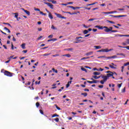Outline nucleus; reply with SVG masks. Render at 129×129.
<instances>
[{
  "label": "nucleus",
  "instance_id": "1",
  "mask_svg": "<svg viewBox=\"0 0 129 129\" xmlns=\"http://www.w3.org/2000/svg\"><path fill=\"white\" fill-rule=\"evenodd\" d=\"M83 39V37L80 36V37H77L76 38V41L75 43H81L82 42H84V41L81 40V39Z\"/></svg>",
  "mask_w": 129,
  "mask_h": 129
},
{
  "label": "nucleus",
  "instance_id": "2",
  "mask_svg": "<svg viewBox=\"0 0 129 129\" xmlns=\"http://www.w3.org/2000/svg\"><path fill=\"white\" fill-rule=\"evenodd\" d=\"M4 73L5 75L8 76L9 77H12L13 76V73L8 71H5Z\"/></svg>",
  "mask_w": 129,
  "mask_h": 129
},
{
  "label": "nucleus",
  "instance_id": "3",
  "mask_svg": "<svg viewBox=\"0 0 129 129\" xmlns=\"http://www.w3.org/2000/svg\"><path fill=\"white\" fill-rule=\"evenodd\" d=\"M109 67L111 69H117V66L113 62H111L110 64H109Z\"/></svg>",
  "mask_w": 129,
  "mask_h": 129
},
{
  "label": "nucleus",
  "instance_id": "4",
  "mask_svg": "<svg viewBox=\"0 0 129 129\" xmlns=\"http://www.w3.org/2000/svg\"><path fill=\"white\" fill-rule=\"evenodd\" d=\"M44 4H45V5H47V6H48V7H49V8L51 9V10H53V9H54V5H53L52 4L47 2H44Z\"/></svg>",
  "mask_w": 129,
  "mask_h": 129
},
{
  "label": "nucleus",
  "instance_id": "5",
  "mask_svg": "<svg viewBox=\"0 0 129 129\" xmlns=\"http://www.w3.org/2000/svg\"><path fill=\"white\" fill-rule=\"evenodd\" d=\"M44 4H45V5H47V6H48V7H49V8L51 9V10H53V9H54V5H53L52 4L47 2H44Z\"/></svg>",
  "mask_w": 129,
  "mask_h": 129
},
{
  "label": "nucleus",
  "instance_id": "6",
  "mask_svg": "<svg viewBox=\"0 0 129 129\" xmlns=\"http://www.w3.org/2000/svg\"><path fill=\"white\" fill-rule=\"evenodd\" d=\"M109 17H112L113 18H123V17H126V15H110Z\"/></svg>",
  "mask_w": 129,
  "mask_h": 129
},
{
  "label": "nucleus",
  "instance_id": "7",
  "mask_svg": "<svg viewBox=\"0 0 129 129\" xmlns=\"http://www.w3.org/2000/svg\"><path fill=\"white\" fill-rule=\"evenodd\" d=\"M68 8H70V9H73V10H77V9H82L83 7H74L73 6H68Z\"/></svg>",
  "mask_w": 129,
  "mask_h": 129
},
{
  "label": "nucleus",
  "instance_id": "8",
  "mask_svg": "<svg viewBox=\"0 0 129 129\" xmlns=\"http://www.w3.org/2000/svg\"><path fill=\"white\" fill-rule=\"evenodd\" d=\"M101 77L103 79V81L104 82H106L107 79H108V78H107V76H103L102 75H101Z\"/></svg>",
  "mask_w": 129,
  "mask_h": 129
},
{
  "label": "nucleus",
  "instance_id": "9",
  "mask_svg": "<svg viewBox=\"0 0 129 129\" xmlns=\"http://www.w3.org/2000/svg\"><path fill=\"white\" fill-rule=\"evenodd\" d=\"M103 29H105L104 31V32H106V33H109V32H110V30H109V28H108V27L106 26L104 27Z\"/></svg>",
  "mask_w": 129,
  "mask_h": 129
},
{
  "label": "nucleus",
  "instance_id": "10",
  "mask_svg": "<svg viewBox=\"0 0 129 129\" xmlns=\"http://www.w3.org/2000/svg\"><path fill=\"white\" fill-rule=\"evenodd\" d=\"M116 55H113L112 56H108L106 57V59H114V58H116Z\"/></svg>",
  "mask_w": 129,
  "mask_h": 129
},
{
  "label": "nucleus",
  "instance_id": "11",
  "mask_svg": "<svg viewBox=\"0 0 129 129\" xmlns=\"http://www.w3.org/2000/svg\"><path fill=\"white\" fill-rule=\"evenodd\" d=\"M95 28H97V29H99V30H103V27L100 26H98V25L95 26Z\"/></svg>",
  "mask_w": 129,
  "mask_h": 129
},
{
  "label": "nucleus",
  "instance_id": "12",
  "mask_svg": "<svg viewBox=\"0 0 129 129\" xmlns=\"http://www.w3.org/2000/svg\"><path fill=\"white\" fill-rule=\"evenodd\" d=\"M22 10L25 13H26L27 15H28V16H30V11H28V10H25L24 9H22Z\"/></svg>",
  "mask_w": 129,
  "mask_h": 129
},
{
  "label": "nucleus",
  "instance_id": "13",
  "mask_svg": "<svg viewBox=\"0 0 129 129\" xmlns=\"http://www.w3.org/2000/svg\"><path fill=\"white\" fill-rule=\"evenodd\" d=\"M92 54H93V51H91L89 52H87L86 53V56H90V55H92Z\"/></svg>",
  "mask_w": 129,
  "mask_h": 129
},
{
  "label": "nucleus",
  "instance_id": "14",
  "mask_svg": "<svg viewBox=\"0 0 129 129\" xmlns=\"http://www.w3.org/2000/svg\"><path fill=\"white\" fill-rule=\"evenodd\" d=\"M14 15H15V18H16L17 21H19V18H18V17H19V14H18L17 13H15Z\"/></svg>",
  "mask_w": 129,
  "mask_h": 129
},
{
  "label": "nucleus",
  "instance_id": "15",
  "mask_svg": "<svg viewBox=\"0 0 129 129\" xmlns=\"http://www.w3.org/2000/svg\"><path fill=\"white\" fill-rule=\"evenodd\" d=\"M21 48H22V49H26V43H23L21 45Z\"/></svg>",
  "mask_w": 129,
  "mask_h": 129
},
{
  "label": "nucleus",
  "instance_id": "16",
  "mask_svg": "<svg viewBox=\"0 0 129 129\" xmlns=\"http://www.w3.org/2000/svg\"><path fill=\"white\" fill-rule=\"evenodd\" d=\"M54 14L55 15V16H56L57 17V18H59L60 19H61L62 15H61V14H57V13H54Z\"/></svg>",
  "mask_w": 129,
  "mask_h": 129
},
{
  "label": "nucleus",
  "instance_id": "17",
  "mask_svg": "<svg viewBox=\"0 0 129 129\" xmlns=\"http://www.w3.org/2000/svg\"><path fill=\"white\" fill-rule=\"evenodd\" d=\"M48 17L51 20H52L53 16L52 15V14H51V13H48Z\"/></svg>",
  "mask_w": 129,
  "mask_h": 129
},
{
  "label": "nucleus",
  "instance_id": "18",
  "mask_svg": "<svg viewBox=\"0 0 129 129\" xmlns=\"http://www.w3.org/2000/svg\"><path fill=\"white\" fill-rule=\"evenodd\" d=\"M100 77H101V76H93V78H94V79H99V78H100Z\"/></svg>",
  "mask_w": 129,
  "mask_h": 129
},
{
  "label": "nucleus",
  "instance_id": "19",
  "mask_svg": "<svg viewBox=\"0 0 129 129\" xmlns=\"http://www.w3.org/2000/svg\"><path fill=\"white\" fill-rule=\"evenodd\" d=\"M93 74L94 75H100V73L98 72H94Z\"/></svg>",
  "mask_w": 129,
  "mask_h": 129
},
{
  "label": "nucleus",
  "instance_id": "20",
  "mask_svg": "<svg viewBox=\"0 0 129 129\" xmlns=\"http://www.w3.org/2000/svg\"><path fill=\"white\" fill-rule=\"evenodd\" d=\"M48 2H50V3H52V4H57V1L54 0H48Z\"/></svg>",
  "mask_w": 129,
  "mask_h": 129
},
{
  "label": "nucleus",
  "instance_id": "21",
  "mask_svg": "<svg viewBox=\"0 0 129 129\" xmlns=\"http://www.w3.org/2000/svg\"><path fill=\"white\" fill-rule=\"evenodd\" d=\"M119 37H129V35H119L118 34Z\"/></svg>",
  "mask_w": 129,
  "mask_h": 129
},
{
  "label": "nucleus",
  "instance_id": "22",
  "mask_svg": "<svg viewBox=\"0 0 129 129\" xmlns=\"http://www.w3.org/2000/svg\"><path fill=\"white\" fill-rule=\"evenodd\" d=\"M107 78H109V77H111V76H113L112 74L110 73V74H108L106 75Z\"/></svg>",
  "mask_w": 129,
  "mask_h": 129
},
{
  "label": "nucleus",
  "instance_id": "23",
  "mask_svg": "<svg viewBox=\"0 0 129 129\" xmlns=\"http://www.w3.org/2000/svg\"><path fill=\"white\" fill-rule=\"evenodd\" d=\"M83 34H84V35H86V34H88V30H85L83 31Z\"/></svg>",
  "mask_w": 129,
  "mask_h": 129
},
{
  "label": "nucleus",
  "instance_id": "24",
  "mask_svg": "<svg viewBox=\"0 0 129 129\" xmlns=\"http://www.w3.org/2000/svg\"><path fill=\"white\" fill-rule=\"evenodd\" d=\"M62 56H66V57H68V58H70L71 57V55L70 54H64Z\"/></svg>",
  "mask_w": 129,
  "mask_h": 129
},
{
  "label": "nucleus",
  "instance_id": "25",
  "mask_svg": "<svg viewBox=\"0 0 129 129\" xmlns=\"http://www.w3.org/2000/svg\"><path fill=\"white\" fill-rule=\"evenodd\" d=\"M4 30H6V31H8V33H11V30H10V29H9V28L7 27H5Z\"/></svg>",
  "mask_w": 129,
  "mask_h": 129
},
{
  "label": "nucleus",
  "instance_id": "26",
  "mask_svg": "<svg viewBox=\"0 0 129 129\" xmlns=\"http://www.w3.org/2000/svg\"><path fill=\"white\" fill-rule=\"evenodd\" d=\"M89 58H90V57L88 56V57H83L81 59V60H85L86 59H89Z\"/></svg>",
  "mask_w": 129,
  "mask_h": 129
},
{
  "label": "nucleus",
  "instance_id": "27",
  "mask_svg": "<svg viewBox=\"0 0 129 129\" xmlns=\"http://www.w3.org/2000/svg\"><path fill=\"white\" fill-rule=\"evenodd\" d=\"M103 14H113V11L109 12H103Z\"/></svg>",
  "mask_w": 129,
  "mask_h": 129
},
{
  "label": "nucleus",
  "instance_id": "28",
  "mask_svg": "<svg viewBox=\"0 0 129 129\" xmlns=\"http://www.w3.org/2000/svg\"><path fill=\"white\" fill-rule=\"evenodd\" d=\"M94 48H95L97 49H101V46H95Z\"/></svg>",
  "mask_w": 129,
  "mask_h": 129
},
{
  "label": "nucleus",
  "instance_id": "29",
  "mask_svg": "<svg viewBox=\"0 0 129 129\" xmlns=\"http://www.w3.org/2000/svg\"><path fill=\"white\" fill-rule=\"evenodd\" d=\"M117 55H119L120 56H123V57H125V54L123 53H117Z\"/></svg>",
  "mask_w": 129,
  "mask_h": 129
},
{
  "label": "nucleus",
  "instance_id": "30",
  "mask_svg": "<svg viewBox=\"0 0 129 129\" xmlns=\"http://www.w3.org/2000/svg\"><path fill=\"white\" fill-rule=\"evenodd\" d=\"M52 70L53 71V72H55V73H58V71L57 70H55L54 68H52Z\"/></svg>",
  "mask_w": 129,
  "mask_h": 129
},
{
  "label": "nucleus",
  "instance_id": "31",
  "mask_svg": "<svg viewBox=\"0 0 129 129\" xmlns=\"http://www.w3.org/2000/svg\"><path fill=\"white\" fill-rule=\"evenodd\" d=\"M107 22H108V23H110V24H115V22L109 20H107Z\"/></svg>",
  "mask_w": 129,
  "mask_h": 129
},
{
  "label": "nucleus",
  "instance_id": "32",
  "mask_svg": "<svg viewBox=\"0 0 129 129\" xmlns=\"http://www.w3.org/2000/svg\"><path fill=\"white\" fill-rule=\"evenodd\" d=\"M81 95H84V97H86V96H87V93H81Z\"/></svg>",
  "mask_w": 129,
  "mask_h": 129
},
{
  "label": "nucleus",
  "instance_id": "33",
  "mask_svg": "<svg viewBox=\"0 0 129 129\" xmlns=\"http://www.w3.org/2000/svg\"><path fill=\"white\" fill-rule=\"evenodd\" d=\"M40 15H42V16H46V15H47L46 13H44L42 11L40 12Z\"/></svg>",
  "mask_w": 129,
  "mask_h": 129
},
{
  "label": "nucleus",
  "instance_id": "34",
  "mask_svg": "<svg viewBox=\"0 0 129 129\" xmlns=\"http://www.w3.org/2000/svg\"><path fill=\"white\" fill-rule=\"evenodd\" d=\"M56 108L58 109V110H61V108H60V107H58V106L56 104L54 105Z\"/></svg>",
  "mask_w": 129,
  "mask_h": 129
},
{
  "label": "nucleus",
  "instance_id": "35",
  "mask_svg": "<svg viewBox=\"0 0 129 129\" xmlns=\"http://www.w3.org/2000/svg\"><path fill=\"white\" fill-rule=\"evenodd\" d=\"M103 52H109V50H108V49H107V48L104 49H103Z\"/></svg>",
  "mask_w": 129,
  "mask_h": 129
},
{
  "label": "nucleus",
  "instance_id": "36",
  "mask_svg": "<svg viewBox=\"0 0 129 129\" xmlns=\"http://www.w3.org/2000/svg\"><path fill=\"white\" fill-rule=\"evenodd\" d=\"M81 70L82 71H85V72H87V70H86V69H85L84 68H81Z\"/></svg>",
  "mask_w": 129,
  "mask_h": 129
},
{
  "label": "nucleus",
  "instance_id": "37",
  "mask_svg": "<svg viewBox=\"0 0 129 129\" xmlns=\"http://www.w3.org/2000/svg\"><path fill=\"white\" fill-rule=\"evenodd\" d=\"M95 20H96V18H92V19H89V22H91V21H95Z\"/></svg>",
  "mask_w": 129,
  "mask_h": 129
},
{
  "label": "nucleus",
  "instance_id": "38",
  "mask_svg": "<svg viewBox=\"0 0 129 129\" xmlns=\"http://www.w3.org/2000/svg\"><path fill=\"white\" fill-rule=\"evenodd\" d=\"M49 55H51V53H45L44 54H42V56H49Z\"/></svg>",
  "mask_w": 129,
  "mask_h": 129
},
{
  "label": "nucleus",
  "instance_id": "39",
  "mask_svg": "<svg viewBox=\"0 0 129 129\" xmlns=\"http://www.w3.org/2000/svg\"><path fill=\"white\" fill-rule=\"evenodd\" d=\"M55 116H59V115L57 114H54L52 115V117H55Z\"/></svg>",
  "mask_w": 129,
  "mask_h": 129
},
{
  "label": "nucleus",
  "instance_id": "40",
  "mask_svg": "<svg viewBox=\"0 0 129 129\" xmlns=\"http://www.w3.org/2000/svg\"><path fill=\"white\" fill-rule=\"evenodd\" d=\"M73 48H69L67 49V51H73Z\"/></svg>",
  "mask_w": 129,
  "mask_h": 129
},
{
  "label": "nucleus",
  "instance_id": "41",
  "mask_svg": "<svg viewBox=\"0 0 129 129\" xmlns=\"http://www.w3.org/2000/svg\"><path fill=\"white\" fill-rule=\"evenodd\" d=\"M122 48H123L124 49H127V50H129V46H124V47H122Z\"/></svg>",
  "mask_w": 129,
  "mask_h": 129
},
{
  "label": "nucleus",
  "instance_id": "42",
  "mask_svg": "<svg viewBox=\"0 0 129 129\" xmlns=\"http://www.w3.org/2000/svg\"><path fill=\"white\" fill-rule=\"evenodd\" d=\"M36 106L37 107H39V106H40V103L39 102H36Z\"/></svg>",
  "mask_w": 129,
  "mask_h": 129
},
{
  "label": "nucleus",
  "instance_id": "43",
  "mask_svg": "<svg viewBox=\"0 0 129 129\" xmlns=\"http://www.w3.org/2000/svg\"><path fill=\"white\" fill-rule=\"evenodd\" d=\"M121 92L122 93L125 92V87H124L123 89L121 90Z\"/></svg>",
  "mask_w": 129,
  "mask_h": 129
},
{
  "label": "nucleus",
  "instance_id": "44",
  "mask_svg": "<svg viewBox=\"0 0 129 129\" xmlns=\"http://www.w3.org/2000/svg\"><path fill=\"white\" fill-rule=\"evenodd\" d=\"M34 11H36L37 12H41V10L38 8H34Z\"/></svg>",
  "mask_w": 129,
  "mask_h": 129
},
{
  "label": "nucleus",
  "instance_id": "45",
  "mask_svg": "<svg viewBox=\"0 0 129 129\" xmlns=\"http://www.w3.org/2000/svg\"><path fill=\"white\" fill-rule=\"evenodd\" d=\"M121 72H123V69H124V66H122V67H121Z\"/></svg>",
  "mask_w": 129,
  "mask_h": 129
},
{
  "label": "nucleus",
  "instance_id": "46",
  "mask_svg": "<svg viewBox=\"0 0 129 129\" xmlns=\"http://www.w3.org/2000/svg\"><path fill=\"white\" fill-rule=\"evenodd\" d=\"M103 70H104V69H102L101 68H100L98 70H97V71H103Z\"/></svg>",
  "mask_w": 129,
  "mask_h": 129
},
{
  "label": "nucleus",
  "instance_id": "47",
  "mask_svg": "<svg viewBox=\"0 0 129 129\" xmlns=\"http://www.w3.org/2000/svg\"><path fill=\"white\" fill-rule=\"evenodd\" d=\"M93 83H97V82H99V81L95 80H93Z\"/></svg>",
  "mask_w": 129,
  "mask_h": 129
},
{
  "label": "nucleus",
  "instance_id": "48",
  "mask_svg": "<svg viewBox=\"0 0 129 129\" xmlns=\"http://www.w3.org/2000/svg\"><path fill=\"white\" fill-rule=\"evenodd\" d=\"M84 9H85V10H88L89 11L90 10H91V8H88L85 7H84Z\"/></svg>",
  "mask_w": 129,
  "mask_h": 129
},
{
  "label": "nucleus",
  "instance_id": "49",
  "mask_svg": "<svg viewBox=\"0 0 129 129\" xmlns=\"http://www.w3.org/2000/svg\"><path fill=\"white\" fill-rule=\"evenodd\" d=\"M39 111H40V113L41 114H44V112L43 111V110H39Z\"/></svg>",
  "mask_w": 129,
  "mask_h": 129
},
{
  "label": "nucleus",
  "instance_id": "50",
  "mask_svg": "<svg viewBox=\"0 0 129 129\" xmlns=\"http://www.w3.org/2000/svg\"><path fill=\"white\" fill-rule=\"evenodd\" d=\"M54 120H55L56 122H58L59 121V118H56L54 119Z\"/></svg>",
  "mask_w": 129,
  "mask_h": 129
},
{
  "label": "nucleus",
  "instance_id": "51",
  "mask_svg": "<svg viewBox=\"0 0 129 129\" xmlns=\"http://www.w3.org/2000/svg\"><path fill=\"white\" fill-rule=\"evenodd\" d=\"M48 38L49 39H52V38H53V35H50L49 36H48Z\"/></svg>",
  "mask_w": 129,
  "mask_h": 129
},
{
  "label": "nucleus",
  "instance_id": "52",
  "mask_svg": "<svg viewBox=\"0 0 129 129\" xmlns=\"http://www.w3.org/2000/svg\"><path fill=\"white\" fill-rule=\"evenodd\" d=\"M51 41H53V42H55V41H57V38H52L51 39Z\"/></svg>",
  "mask_w": 129,
  "mask_h": 129
},
{
  "label": "nucleus",
  "instance_id": "53",
  "mask_svg": "<svg viewBox=\"0 0 129 129\" xmlns=\"http://www.w3.org/2000/svg\"><path fill=\"white\" fill-rule=\"evenodd\" d=\"M87 82H88V83H90L91 84H92V83H93V81H87Z\"/></svg>",
  "mask_w": 129,
  "mask_h": 129
},
{
  "label": "nucleus",
  "instance_id": "54",
  "mask_svg": "<svg viewBox=\"0 0 129 129\" xmlns=\"http://www.w3.org/2000/svg\"><path fill=\"white\" fill-rule=\"evenodd\" d=\"M11 48L12 50H14V44H13V42L11 43Z\"/></svg>",
  "mask_w": 129,
  "mask_h": 129
},
{
  "label": "nucleus",
  "instance_id": "55",
  "mask_svg": "<svg viewBox=\"0 0 129 129\" xmlns=\"http://www.w3.org/2000/svg\"><path fill=\"white\" fill-rule=\"evenodd\" d=\"M121 84H122V83L118 84V88H120L121 87Z\"/></svg>",
  "mask_w": 129,
  "mask_h": 129
},
{
  "label": "nucleus",
  "instance_id": "56",
  "mask_svg": "<svg viewBox=\"0 0 129 129\" xmlns=\"http://www.w3.org/2000/svg\"><path fill=\"white\" fill-rule=\"evenodd\" d=\"M51 29H52V30H56V28L54 27V25L51 26Z\"/></svg>",
  "mask_w": 129,
  "mask_h": 129
},
{
  "label": "nucleus",
  "instance_id": "57",
  "mask_svg": "<svg viewBox=\"0 0 129 129\" xmlns=\"http://www.w3.org/2000/svg\"><path fill=\"white\" fill-rule=\"evenodd\" d=\"M52 57H57L58 56H59V55L57 54L52 55Z\"/></svg>",
  "mask_w": 129,
  "mask_h": 129
},
{
  "label": "nucleus",
  "instance_id": "58",
  "mask_svg": "<svg viewBox=\"0 0 129 129\" xmlns=\"http://www.w3.org/2000/svg\"><path fill=\"white\" fill-rule=\"evenodd\" d=\"M100 83L101 84H104V81H103V80H101V81H100Z\"/></svg>",
  "mask_w": 129,
  "mask_h": 129
},
{
  "label": "nucleus",
  "instance_id": "59",
  "mask_svg": "<svg viewBox=\"0 0 129 129\" xmlns=\"http://www.w3.org/2000/svg\"><path fill=\"white\" fill-rule=\"evenodd\" d=\"M94 5H95V3H93V4H89V5H87V6H93Z\"/></svg>",
  "mask_w": 129,
  "mask_h": 129
},
{
  "label": "nucleus",
  "instance_id": "60",
  "mask_svg": "<svg viewBox=\"0 0 129 129\" xmlns=\"http://www.w3.org/2000/svg\"><path fill=\"white\" fill-rule=\"evenodd\" d=\"M109 30H110V32H112V31H113V30H112V27H110L109 28Z\"/></svg>",
  "mask_w": 129,
  "mask_h": 129
},
{
  "label": "nucleus",
  "instance_id": "61",
  "mask_svg": "<svg viewBox=\"0 0 129 129\" xmlns=\"http://www.w3.org/2000/svg\"><path fill=\"white\" fill-rule=\"evenodd\" d=\"M98 87L99 88H103V85H99Z\"/></svg>",
  "mask_w": 129,
  "mask_h": 129
},
{
  "label": "nucleus",
  "instance_id": "62",
  "mask_svg": "<svg viewBox=\"0 0 129 129\" xmlns=\"http://www.w3.org/2000/svg\"><path fill=\"white\" fill-rule=\"evenodd\" d=\"M111 74L113 75V74H115V75H117V74H116V73L115 72H112Z\"/></svg>",
  "mask_w": 129,
  "mask_h": 129
},
{
  "label": "nucleus",
  "instance_id": "63",
  "mask_svg": "<svg viewBox=\"0 0 129 129\" xmlns=\"http://www.w3.org/2000/svg\"><path fill=\"white\" fill-rule=\"evenodd\" d=\"M22 52H23V53H27L28 52V50H23Z\"/></svg>",
  "mask_w": 129,
  "mask_h": 129
},
{
  "label": "nucleus",
  "instance_id": "64",
  "mask_svg": "<svg viewBox=\"0 0 129 129\" xmlns=\"http://www.w3.org/2000/svg\"><path fill=\"white\" fill-rule=\"evenodd\" d=\"M118 11H124V9H118Z\"/></svg>",
  "mask_w": 129,
  "mask_h": 129
}]
</instances>
